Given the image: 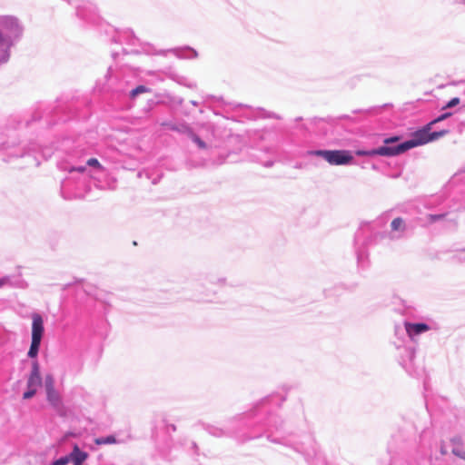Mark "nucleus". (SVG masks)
<instances>
[{"mask_svg":"<svg viewBox=\"0 0 465 465\" xmlns=\"http://www.w3.org/2000/svg\"><path fill=\"white\" fill-rule=\"evenodd\" d=\"M433 123L427 124L422 129L414 133L411 140L406 141L401 144L393 146L395 155L403 153L404 152L425 143H430L429 132L431 130Z\"/></svg>","mask_w":465,"mask_h":465,"instance_id":"1","label":"nucleus"},{"mask_svg":"<svg viewBox=\"0 0 465 465\" xmlns=\"http://www.w3.org/2000/svg\"><path fill=\"white\" fill-rule=\"evenodd\" d=\"M313 153L323 157L331 165L349 164L353 160L351 153L346 150H319Z\"/></svg>","mask_w":465,"mask_h":465,"instance_id":"2","label":"nucleus"},{"mask_svg":"<svg viewBox=\"0 0 465 465\" xmlns=\"http://www.w3.org/2000/svg\"><path fill=\"white\" fill-rule=\"evenodd\" d=\"M44 333V322L41 315L34 314L32 322V342L28 351V356L35 358L37 356L41 340Z\"/></svg>","mask_w":465,"mask_h":465,"instance_id":"3","label":"nucleus"},{"mask_svg":"<svg viewBox=\"0 0 465 465\" xmlns=\"http://www.w3.org/2000/svg\"><path fill=\"white\" fill-rule=\"evenodd\" d=\"M42 385V378L40 374L39 364L34 361L32 371L27 380V388L38 389Z\"/></svg>","mask_w":465,"mask_h":465,"instance_id":"4","label":"nucleus"},{"mask_svg":"<svg viewBox=\"0 0 465 465\" xmlns=\"http://www.w3.org/2000/svg\"><path fill=\"white\" fill-rule=\"evenodd\" d=\"M356 154L358 155H381V156H394V149L393 146H381L371 151H357Z\"/></svg>","mask_w":465,"mask_h":465,"instance_id":"5","label":"nucleus"},{"mask_svg":"<svg viewBox=\"0 0 465 465\" xmlns=\"http://www.w3.org/2000/svg\"><path fill=\"white\" fill-rule=\"evenodd\" d=\"M404 326H405L407 334L411 339L414 336L419 335V334L430 330L429 325H427L426 323L405 322Z\"/></svg>","mask_w":465,"mask_h":465,"instance_id":"6","label":"nucleus"},{"mask_svg":"<svg viewBox=\"0 0 465 465\" xmlns=\"http://www.w3.org/2000/svg\"><path fill=\"white\" fill-rule=\"evenodd\" d=\"M47 401L57 411H61L63 409V401L58 391L54 390L46 391Z\"/></svg>","mask_w":465,"mask_h":465,"instance_id":"7","label":"nucleus"},{"mask_svg":"<svg viewBox=\"0 0 465 465\" xmlns=\"http://www.w3.org/2000/svg\"><path fill=\"white\" fill-rule=\"evenodd\" d=\"M70 457L74 465H82L87 459L88 454L84 451H82L77 445H74L73 451L70 453Z\"/></svg>","mask_w":465,"mask_h":465,"instance_id":"8","label":"nucleus"},{"mask_svg":"<svg viewBox=\"0 0 465 465\" xmlns=\"http://www.w3.org/2000/svg\"><path fill=\"white\" fill-rule=\"evenodd\" d=\"M452 442V453L461 460H465V450H462V440L460 438H454Z\"/></svg>","mask_w":465,"mask_h":465,"instance_id":"9","label":"nucleus"},{"mask_svg":"<svg viewBox=\"0 0 465 465\" xmlns=\"http://www.w3.org/2000/svg\"><path fill=\"white\" fill-rule=\"evenodd\" d=\"M391 227L393 231H404L405 230L404 220L401 217H397V218L393 219L391 223Z\"/></svg>","mask_w":465,"mask_h":465,"instance_id":"10","label":"nucleus"},{"mask_svg":"<svg viewBox=\"0 0 465 465\" xmlns=\"http://www.w3.org/2000/svg\"><path fill=\"white\" fill-rule=\"evenodd\" d=\"M95 444L103 445V444H114L116 442L115 437L113 435L104 437V438H97L94 440Z\"/></svg>","mask_w":465,"mask_h":465,"instance_id":"11","label":"nucleus"},{"mask_svg":"<svg viewBox=\"0 0 465 465\" xmlns=\"http://www.w3.org/2000/svg\"><path fill=\"white\" fill-rule=\"evenodd\" d=\"M449 133L448 130H442V131H439V132H432L430 133V131L429 132V138H430V142H432L434 140H437L444 135H446L447 134Z\"/></svg>","mask_w":465,"mask_h":465,"instance_id":"12","label":"nucleus"},{"mask_svg":"<svg viewBox=\"0 0 465 465\" xmlns=\"http://www.w3.org/2000/svg\"><path fill=\"white\" fill-rule=\"evenodd\" d=\"M147 91H148V89L145 86L139 85V86H137L136 88H134V90L131 91L130 96H131V98H134L138 94H143V93H145Z\"/></svg>","mask_w":465,"mask_h":465,"instance_id":"13","label":"nucleus"},{"mask_svg":"<svg viewBox=\"0 0 465 465\" xmlns=\"http://www.w3.org/2000/svg\"><path fill=\"white\" fill-rule=\"evenodd\" d=\"M446 217V213H441V214H429L427 216V221L430 223H436L440 220H442Z\"/></svg>","mask_w":465,"mask_h":465,"instance_id":"14","label":"nucleus"},{"mask_svg":"<svg viewBox=\"0 0 465 465\" xmlns=\"http://www.w3.org/2000/svg\"><path fill=\"white\" fill-rule=\"evenodd\" d=\"M45 387L46 391L54 390V381L51 375L45 377Z\"/></svg>","mask_w":465,"mask_h":465,"instance_id":"15","label":"nucleus"},{"mask_svg":"<svg viewBox=\"0 0 465 465\" xmlns=\"http://www.w3.org/2000/svg\"><path fill=\"white\" fill-rule=\"evenodd\" d=\"M191 137H192L193 141L198 145L199 148H201V149L206 148L205 143L199 136H197L194 134H192Z\"/></svg>","mask_w":465,"mask_h":465,"instance_id":"16","label":"nucleus"},{"mask_svg":"<svg viewBox=\"0 0 465 465\" xmlns=\"http://www.w3.org/2000/svg\"><path fill=\"white\" fill-rule=\"evenodd\" d=\"M87 164L91 167L97 168L99 170H104V167L99 163V161L96 158H90L87 160Z\"/></svg>","mask_w":465,"mask_h":465,"instance_id":"17","label":"nucleus"},{"mask_svg":"<svg viewBox=\"0 0 465 465\" xmlns=\"http://www.w3.org/2000/svg\"><path fill=\"white\" fill-rule=\"evenodd\" d=\"M36 391H37L36 389L28 388V390L24 393L23 398L25 400H28V399L32 398L36 393Z\"/></svg>","mask_w":465,"mask_h":465,"instance_id":"18","label":"nucleus"},{"mask_svg":"<svg viewBox=\"0 0 465 465\" xmlns=\"http://www.w3.org/2000/svg\"><path fill=\"white\" fill-rule=\"evenodd\" d=\"M71 460L70 454L68 456H64L63 458H60L59 460H55V465H66Z\"/></svg>","mask_w":465,"mask_h":465,"instance_id":"19","label":"nucleus"},{"mask_svg":"<svg viewBox=\"0 0 465 465\" xmlns=\"http://www.w3.org/2000/svg\"><path fill=\"white\" fill-rule=\"evenodd\" d=\"M460 104V98L458 97H454L452 98L444 107L443 109H446V108H450V107H453V106H456Z\"/></svg>","mask_w":465,"mask_h":465,"instance_id":"20","label":"nucleus"},{"mask_svg":"<svg viewBox=\"0 0 465 465\" xmlns=\"http://www.w3.org/2000/svg\"><path fill=\"white\" fill-rule=\"evenodd\" d=\"M450 115H451L450 113H445V114L440 115L439 117H437L436 119H434L433 121H431L430 123H433V125H434L436 123L441 122V121L447 119L448 117H450Z\"/></svg>","mask_w":465,"mask_h":465,"instance_id":"21","label":"nucleus"},{"mask_svg":"<svg viewBox=\"0 0 465 465\" xmlns=\"http://www.w3.org/2000/svg\"><path fill=\"white\" fill-rule=\"evenodd\" d=\"M399 140H400L399 136H393V137L387 138V139L384 140V145L383 146H389L388 144L392 143H396Z\"/></svg>","mask_w":465,"mask_h":465,"instance_id":"22","label":"nucleus"},{"mask_svg":"<svg viewBox=\"0 0 465 465\" xmlns=\"http://www.w3.org/2000/svg\"><path fill=\"white\" fill-rule=\"evenodd\" d=\"M77 170H78L79 172H84V171L85 170V168H84V167H80V168H78Z\"/></svg>","mask_w":465,"mask_h":465,"instance_id":"23","label":"nucleus"}]
</instances>
